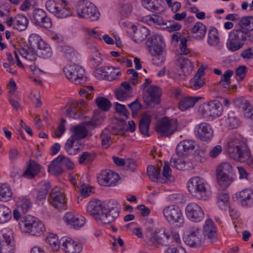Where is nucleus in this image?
Instances as JSON below:
<instances>
[{
  "label": "nucleus",
  "mask_w": 253,
  "mask_h": 253,
  "mask_svg": "<svg viewBox=\"0 0 253 253\" xmlns=\"http://www.w3.org/2000/svg\"><path fill=\"white\" fill-rule=\"evenodd\" d=\"M205 240L202 231L196 227H193L185 237V242L191 247H197L203 243Z\"/></svg>",
  "instance_id": "2eb2a0df"
},
{
  "label": "nucleus",
  "mask_w": 253,
  "mask_h": 253,
  "mask_svg": "<svg viewBox=\"0 0 253 253\" xmlns=\"http://www.w3.org/2000/svg\"><path fill=\"white\" fill-rule=\"evenodd\" d=\"M195 148L194 142L192 140H185L179 142L176 148V153L178 156L186 155Z\"/></svg>",
  "instance_id": "cd10ccee"
},
{
  "label": "nucleus",
  "mask_w": 253,
  "mask_h": 253,
  "mask_svg": "<svg viewBox=\"0 0 253 253\" xmlns=\"http://www.w3.org/2000/svg\"><path fill=\"white\" fill-rule=\"evenodd\" d=\"M48 170L50 172L56 175L61 174L64 171L62 165L59 162L56 161V158L49 165Z\"/></svg>",
  "instance_id": "3c124183"
},
{
  "label": "nucleus",
  "mask_w": 253,
  "mask_h": 253,
  "mask_svg": "<svg viewBox=\"0 0 253 253\" xmlns=\"http://www.w3.org/2000/svg\"><path fill=\"white\" fill-rule=\"evenodd\" d=\"M45 11L41 9H36L33 11L32 17L31 18V21L37 25L40 21H42V18L44 16Z\"/></svg>",
  "instance_id": "13d9d810"
},
{
  "label": "nucleus",
  "mask_w": 253,
  "mask_h": 253,
  "mask_svg": "<svg viewBox=\"0 0 253 253\" xmlns=\"http://www.w3.org/2000/svg\"><path fill=\"white\" fill-rule=\"evenodd\" d=\"M224 175L235 176L231 165L229 163H223L218 166L216 172Z\"/></svg>",
  "instance_id": "a18cd8bd"
},
{
  "label": "nucleus",
  "mask_w": 253,
  "mask_h": 253,
  "mask_svg": "<svg viewBox=\"0 0 253 253\" xmlns=\"http://www.w3.org/2000/svg\"><path fill=\"white\" fill-rule=\"evenodd\" d=\"M73 134L67 140L70 143L76 142L81 139H84L88 134L87 128L83 126H76L71 128Z\"/></svg>",
  "instance_id": "393cba45"
},
{
  "label": "nucleus",
  "mask_w": 253,
  "mask_h": 253,
  "mask_svg": "<svg viewBox=\"0 0 253 253\" xmlns=\"http://www.w3.org/2000/svg\"><path fill=\"white\" fill-rule=\"evenodd\" d=\"M64 221L74 228L79 229L85 224V218L78 214L67 212L64 216Z\"/></svg>",
  "instance_id": "4be33fe9"
},
{
  "label": "nucleus",
  "mask_w": 253,
  "mask_h": 253,
  "mask_svg": "<svg viewBox=\"0 0 253 253\" xmlns=\"http://www.w3.org/2000/svg\"><path fill=\"white\" fill-rule=\"evenodd\" d=\"M32 205L30 201L27 199H22L20 202L18 208L23 213L27 212L31 208Z\"/></svg>",
  "instance_id": "0e129e2a"
},
{
  "label": "nucleus",
  "mask_w": 253,
  "mask_h": 253,
  "mask_svg": "<svg viewBox=\"0 0 253 253\" xmlns=\"http://www.w3.org/2000/svg\"><path fill=\"white\" fill-rule=\"evenodd\" d=\"M41 170L40 166L34 161L30 160L26 169L23 174L24 177L33 179Z\"/></svg>",
  "instance_id": "c756f323"
},
{
  "label": "nucleus",
  "mask_w": 253,
  "mask_h": 253,
  "mask_svg": "<svg viewBox=\"0 0 253 253\" xmlns=\"http://www.w3.org/2000/svg\"><path fill=\"white\" fill-rule=\"evenodd\" d=\"M205 239L210 240L212 243L216 240V235L213 225V222L210 219H207L203 227V231L202 232Z\"/></svg>",
  "instance_id": "b1692460"
},
{
  "label": "nucleus",
  "mask_w": 253,
  "mask_h": 253,
  "mask_svg": "<svg viewBox=\"0 0 253 253\" xmlns=\"http://www.w3.org/2000/svg\"><path fill=\"white\" fill-rule=\"evenodd\" d=\"M146 236L149 245L155 247L168 246L170 245L172 240L174 241L177 243H180L179 235L177 233L170 234L166 232L164 228L158 229L154 232H151L152 228L147 227Z\"/></svg>",
  "instance_id": "f257e3e1"
},
{
  "label": "nucleus",
  "mask_w": 253,
  "mask_h": 253,
  "mask_svg": "<svg viewBox=\"0 0 253 253\" xmlns=\"http://www.w3.org/2000/svg\"><path fill=\"white\" fill-rule=\"evenodd\" d=\"M143 21L147 22L150 25H154L157 28L165 30L167 21H165L160 15L154 14L147 15L143 18Z\"/></svg>",
  "instance_id": "bb28decb"
},
{
  "label": "nucleus",
  "mask_w": 253,
  "mask_h": 253,
  "mask_svg": "<svg viewBox=\"0 0 253 253\" xmlns=\"http://www.w3.org/2000/svg\"><path fill=\"white\" fill-rule=\"evenodd\" d=\"M76 11L79 18L87 19L92 21L97 20L100 15L96 6L85 0H80L78 2Z\"/></svg>",
  "instance_id": "39448f33"
},
{
  "label": "nucleus",
  "mask_w": 253,
  "mask_h": 253,
  "mask_svg": "<svg viewBox=\"0 0 253 253\" xmlns=\"http://www.w3.org/2000/svg\"><path fill=\"white\" fill-rule=\"evenodd\" d=\"M179 67L184 76L189 75L193 69V65L191 61L185 58L180 59Z\"/></svg>",
  "instance_id": "79ce46f5"
},
{
  "label": "nucleus",
  "mask_w": 253,
  "mask_h": 253,
  "mask_svg": "<svg viewBox=\"0 0 253 253\" xmlns=\"http://www.w3.org/2000/svg\"><path fill=\"white\" fill-rule=\"evenodd\" d=\"M219 42L217 30L214 27H210L208 32V43L211 46L216 45Z\"/></svg>",
  "instance_id": "c03bdc74"
},
{
  "label": "nucleus",
  "mask_w": 253,
  "mask_h": 253,
  "mask_svg": "<svg viewBox=\"0 0 253 253\" xmlns=\"http://www.w3.org/2000/svg\"><path fill=\"white\" fill-rule=\"evenodd\" d=\"M200 96L186 97L181 99L178 103V108L182 111L194 106L196 102L201 99Z\"/></svg>",
  "instance_id": "f704fd0d"
},
{
  "label": "nucleus",
  "mask_w": 253,
  "mask_h": 253,
  "mask_svg": "<svg viewBox=\"0 0 253 253\" xmlns=\"http://www.w3.org/2000/svg\"><path fill=\"white\" fill-rule=\"evenodd\" d=\"M165 252L166 253H186L185 249L182 246L178 245L175 247L173 245L169 247Z\"/></svg>",
  "instance_id": "774afa93"
},
{
  "label": "nucleus",
  "mask_w": 253,
  "mask_h": 253,
  "mask_svg": "<svg viewBox=\"0 0 253 253\" xmlns=\"http://www.w3.org/2000/svg\"><path fill=\"white\" fill-rule=\"evenodd\" d=\"M163 2L162 0H143V5L150 11L158 10L160 6Z\"/></svg>",
  "instance_id": "8fccbe9b"
},
{
  "label": "nucleus",
  "mask_w": 253,
  "mask_h": 253,
  "mask_svg": "<svg viewBox=\"0 0 253 253\" xmlns=\"http://www.w3.org/2000/svg\"><path fill=\"white\" fill-rule=\"evenodd\" d=\"M23 219L19 222V226L22 231L24 232L38 236L45 230L44 224L38 219L28 215L23 217Z\"/></svg>",
  "instance_id": "20e7f679"
},
{
  "label": "nucleus",
  "mask_w": 253,
  "mask_h": 253,
  "mask_svg": "<svg viewBox=\"0 0 253 253\" xmlns=\"http://www.w3.org/2000/svg\"><path fill=\"white\" fill-rule=\"evenodd\" d=\"M120 209L114 202H109L104 204V212H102L100 221L103 224H109L114 221L119 216Z\"/></svg>",
  "instance_id": "9d476101"
},
{
  "label": "nucleus",
  "mask_w": 253,
  "mask_h": 253,
  "mask_svg": "<svg viewBox=\"0 0 253 253\" xmlns=\"http://www.w3.org/2000/svg\"><path fill=\"white\" fill-rule=\"evenodd\" d=\"M60 243L61 249L67 253H79L82 250L81 244L70 238H62Z\"/></svg>",
  "instance_id": "a211bd4d"
},
{
  "label": "nucleus",
  "mask_w": 253,
  "mask_h": 253,
  "mask_svg": "<svg viewBox=\"0 0 253 253\" xmlns=\"http://www.w3.org/2000/svg\"><path fill=\"white\" fill-rule=\"evenodd\" d=\"M131 28L133 32L132 39L135 42H142L150 34L149 30L144 26L136 27L135 25H132Z\"/></svg>",
  "instance_id": "a878e982"
},
{
  "label": "nucleus",
  "mask_w": 253,
  "mask_h": 253,
  "mask_svg": "<svg viewBox=\"0 0 253 253\" xmlns=\"http://www.w3.org/2000/svg\"><path fill=\"white\" fill-rule=\"evenodd\" d=\"M161 169L156 168L152 165H149L147 168V173L149 178L152 181H159L161 183H165L166 181L161 177L160 174Z\"/></svg>",
  "instance_id": "c9c22d12"
},
{
  "label": "nucleus",
  "mask_w": 253,
  "mask_h": 253,
  "mask_svg": "<svg viewBox=\"0 0 253 253\" xmlns=\"http://www.w3.org/2000/svg\"><path fill=\"white\" fill-rule=\"evenodd\" d=\"M11 210L7 207L0 204V224L4 223L11 218Z\"/></svg>",
  "instance_id": "49530a36"
},
{
  "label": "nucleus",
  "mask_w": 253,
  "mask_h": 253,
  "mask_svg": "<svg viewBox=\"0 0 253 253\" xmlns=\"http://www.w3.org/2000/svg\"><path fill=\"white\" fill-rule=\"evenodd\" d=\"M236 200L243 207H250L253 205V191L251 189H245L236 194Z\"/></svg>",
  "instance_id": "412c9836"
},
{
  "label": "nucleus",
  "mask_w": 253,
  "mask_h": 253,
  "mask_svg": "<svg viewBox=\"0 0 253 253\" xmlns=\"http://www.w3.org/2000/svg\"><path fill=\"white\" fill-rule=\"evenodd\" d=\"M177 128V124L175 120L163 117L157 122L155 130L163 136H169L174 133Z\"/></svg>",
  "instance_id": "1a4fd4ad"
},
{
  "label": "nucleus",
  "mask_w": 253,
  "mask_h": 253,
  "mask_svg": "<svg viewBox=\"0 0 253 253\" xmlns=\"http://www.w3.org/2000/svg\"><path fill=\"white\" fill-rule=\"evenodd\" d=\"M39 188L37 190L36 201L39 204L46 199V196L50 188V183L48 182H43L40 183Z\"/></svg>",
  "instance_id": "e433bc0d"
},
{
  "label": "nucleus",
  "mask_w": 253,
  "mask_h": 253,
  "mask_svg": "<svg viewBox=\"0 0 253 253\" xmlns=\"http://www.w3.org/2000/svg\"><path fill=\"white\" fill-rule=\"evenodd\" d=\"M207 32V28L201 22H197L191 29L193 37L198 40H201L205 37Z\"/></svg>",
  "instance_id": "72a5a7b5"
},
{
  "label": "nucleus",
  "mask_w": 253,
  "mask_h": 253,
  "mask_svg": "<svg viewBox=\"0 0 253 253\" xmlns=\"http://www.w3.org/2000/svg\"><path fill=\"white\" fill-rule=\"evenodd\" d=\"M233 75V72L232 70H227L222 75L219 84L225 88H229L230 84V78Z\"/></svg>",
  "instance_id": "603ef678"
},
{
  "label": "nucleus",
  "mask_w": 253,
  "mask_h": 253,
  "mask_svg": "<svg viewBox=\"0 0 253 253\" xmlns=\"http://www.w3.org/2000/svg\"><path fill=\"white\" fill-rule=\"evenodd\" d=\"M222 105L217 100H213L203 105V112L206 117L216 118L221 116Z\"/></svg>",
  "instance_id": "ddd939ff"
},
{
  "label": "nucleus",
  "mask_w": 253,
  "mask_h": 253,
  "mask_svg": "<svg viewBox=\"0 0 253 253\" xmlns=\"http://www.w3.org/2000/svg\"><path fill=\"white\" fill-rule=\"evenodd\" d=\"M148 91L150 96V101L148 103L147 105L151 106L152 102L156 101L158 104L159 103L158 99L160 94L159 87L156 85H152L149 87Z\"/></svg>",
  "instance_id": "09e8293b"
},
{
  "label": "nucleus",
  "mask_w": 253,
  "mask_h": 253,
  "mask_svg": "<svg viewBox=\"0 0 253 253\" xmlns=\"http://www.w3.org/2000/svg\"><path fill=\"white\" fill-rule=\"evenodd\" d=\"M170 164L172 167L175 168L178 170H183L186 168V162L182 159L174 158L173 156L171 157L170 160Z\"/></svg>",
  "instance_id": "6e6d98bb"
},
{
  "label": "nucleus",
  "mask_w": 253,
  "mask_h": 253,
  "mask_svg": "<svg viewBox=\"0 0 253 253\" xmlns=\"http://www.w3.org/2000/svg\"><path fill=\"white\" fill-rule=\"evenodd\" d=\"M216 176L218 184L222 188H227L234 180V177L230 175L216 173Z\"/></svg>",
  "instance_id": "ea45409f"
},
{
  "label": "nucleus",
  "mask_w": 253,
  "mask_h": 253,
  "mask_svg": "<svg viewBox=\"0 0 253 253\" xmlns=\"http://www.w3.org/2000/svg\"><path fill=\"white\" fill-rule=\"evenodd\" d=\"M28 23V19L26 16L18 14L14 22V28L20 31H24L27 29Z\"/></svg>",
  "instance_id": "a19ab883"
},
{
  "label": "nucleus",
  "mask_w": 253,
  "mask_h": 253,
  "mask_svg": "<svg viewBox=\"0 0 253 253\" xmlns=\"http://www.w3.org/2000/svg\"><path fill=\"white\" fill-rule=\"evenodd\" d=\"M95 102L98 107L104 111L109 110L111 106V102L103 97H98L95 99Z\"/></svg>",
  "instance_id": "864d4df0"
},
{
  "label": "nucleus",
  "mask_w": 253,
  "mask_h": 253,
  "mask_svg": "<svg viewBox=\"0 0 253 253\" xmlns=\"http://www.w3.org/2000/svg\"><path fill=\"white\" fill-rule=\"evenodd\" d=\"M12 193L10 186L7 184H2L0 187V201L7 202L11 200Z\"/></svg>",
  "instance_id": "37998d69"
},
{
  "label": "nucleus",
  "mask_w": 253,
  "mask_h": 253,
  "mask_svg": "<svg viewBox=\"0 0 253 253\" xmlns=\"http://www.w3.org/2000/svg\"><path fill=\"white\" fill-rule=\"evenodd\" d=\"M20 54L26 59L34 61L37 59V54L32 47H30L28 44L20 45L18 48Z\"/></svg>",
  "instance_id": "c85d7f7f"
},
{
  "label": "nucleus",
  "mask_w": 253,
  "mask_h": 253,
  "mask_svg": "<svg viewBox=\"0 0 253 253\" xmlns=\"http://www.w3.org/2000/svg\"><path fill=\"white\" fill-rule=\"evenodd\" d=\"M228 116L226 122L228 127L231 129H234L239 126L240 121L233 113L228 114Z\"/></svg>",
  "instance_id": "4d7b16f0"
},
{
  "label": "nucleus",
  "mask_w": 253,
  "mask_h": 253,
  "mask_svg": "<svg viewBox=\"0 0 253 253\" xmlns=\"http://www.w3.org/2000/svg\"><path fill=\"white\" fill-rule=\"evenodd\" d=\"M0 253H14V238L11 231L0 233Z\"/></svg>",
  "instance_id": "9b49d317"
},
{
  "label": "nucleus",
  "mask_w": 253,
  "mask_h": 253,
  "mask_svg": "<svg viewBox=\"0 0 253 253\" xmlns=\"http://www.w3.org/2000/svg\"><path fill=\"white\" fill-rule=\"evenodd\" d=\"M104 204L100 200L90 201L87 207V212L96 220L100 221L102 212H104Z\"/></svg>",
  "instance_id": "aec40b11"
},
{
  "label": "nucleus",
  "mask_w": 253,
  "mask_h": 253,
  "mask_svg": "<svg viewBox=\"0 0 253 253\" xmlns=\"http://www.w3.org/2000/svg\"><path fill=\"white\" fill-rule=\"evenodd\" d=\"M128 106L131 110L133 116L136 115L139 111L142 108V105L140 103L138 98L136 99L135 101L128 104Z\"/></svg>",
  "instance_id": "69168bd1"
},
{
  "label": "nucleus",
  "mask_w": 253,
  "mask_h": 253,
  "mask_svg": "<svg viewBox=\"0 0 253 253\" xmlns=\"http://www.w3.org/2000/svg\"><path fill=\"white\" fill-rule=\"evenodd\" d=\"M205 78L194 77L189 82L190 87L193 90H197L202 87L205 84Z\"/></svg>",
  "instance_id": "5fc2aeb1"
},
{
  "label": "nucleus",
  "mask_w": 253,
  "mask_h": 253,
  "mask_svg": "<svg viewBox=\"0 0 253 253\" xmlns=\"http://www.w3.org/2000/svg\"><path fill=\"white\" fill-rule=\"evenodd\" d=\"M218 207L223 210H226L228 207L229 196L225 192H221L217 196Z\"/></svg>",
  "instance_id": "de8ad7c7"
},
{
  "label": "nucleus",
  "mask_w": 253,
  "mask_h": 253,
  "mask_svg": "<svg viewBox=\"0 0 253 253\" xmlns=\"http://www.w3.org/2000/svg\"><path fill=\"white\" fill-rule=\"evenodd\" d=\"M151 122V116L147 114H144L140 120L139 123V131L141 134L144 136H150L148 130Z\"/></svg>",
  "instance_id": "7c9ffc66"
},
{
  "label": "nucleus",
  "mask_w": 253,
  "mask_h": 253,
  "mask_svg": "<svg viewBox=\"0 0 253 253\" xmlns=\"http://www.w3.org/2000/svg\"><path fill=\"white\" fill-rule=\"evenodd\" d=\"M56 161L59 162L62 166H65L68 169H73L74 167V163L67 157L60 155L56 158Z\"/></svg>",
  "instance_id": "680f3d73"
},
{
  "label": "nucleus",
  "mask_w": 253,
  "mask_h": 253,
  "mask_svg": "<svg viewBox=\"0 0 253 253\" xmlns=\"http://www.w3.org/2000/svg\"><path fill=\"white\" fill-rule=\"evenodd\" d=\"M239 25L243 32L247 34V37L249 36L250 32L253 31V16H245L240 19L238 22Z\"/></svg>",
  "instance_id": "473e14b6"
},
{
  "label": "nucleus",
  "mask_w": 253,
  "mask_h": 253,
  "mask_svg": "<svg viewBox=\"0 0 253 253\" xmlns=\"http://www.w3.org/2000/svg\"><path fill=\"white\" fill-rule=\"evenodd\" d=\"M100 184L105 186H114L118 181L119 175L112 170L103 171L98 177Z\"/></svg>",
  "instance_id": "6ab92c4d"
},
{
  "label": "nucleus",
  "mask_w": 253,
  "mask_h": 253,
  "mask_svg": "<svg viewBox=\"0 0 253 253\" xmlns=\"http://www.w3.org/2000/svg\"><path fill=\"white\" fill-rule=\"evenodd\" d=\"M66 106H68L65 112L66 116L74 119H78L83 115L80 109L77 107V104L75 102H68Z\"/></svg>",
  "instance_id": "2f4dec72"
},
{
  "label": "nucleus",
  "mask_w": 253,
  "mask_h": 253,
  "mask_svg": "<svg viewBox=\"0 0 253 253\" xmlns=\"http://www.w3.org/2000/svg\"><path fill=\"white\" fill-rule=\"evenodd\" d=\"M132 9V6L130 3H127L124 4L121 6V9L120 10V14L121 16L123 18H126L129 17L131 13Z\"/></svg>",
  "instance_id": "338daca9"
},
{
  "label": "nucleus",
  "mask_w": 253,
  "mask_h": 253,
  "mask_svg": "<svg viewBox=\"0 0 253 253\" xmlns=\"http://www.w3.org/2000/svg\"><path fill=\"white\" fill-rule=\"evenodd\" d=\"M62 4L59 3L54 15L59 18H64L72 15V11L68 8L66 7L68 4L67 2L65 0H62Z\"/></svg>",
  "instance_id": "4c0bfd02"
},
{
  "label": "nucleus",
  "mask_w": 253,
  "mask_h": 253,
  "mask_svg": "<svg viewBox=\"0 0 253 253\" xmlns=\"http://www.w3.org/2000/svg\"><path fill=\"white\" fill-rule=\"evenodd\" d=\"M185 213L187 217L193 222H199L204 217L202 209L196 203H189L185 208Z\"/></svg>",
  "instance_id": "4468645a"
},
{
  "label": "nucleus",
  "mask_w": 253,
  "mask_h": 253,
  "mask_svg": "<svg viewBox=\"0 0 253 253\" xmlns=\"http://www.w3.org/2000/svg\"><path fill=\"white\" fill-rule=\"evenodd\" d=\"M195 133L197 137L203 141H210L213 136V130L211 126L206 123L197 125Z\"/></svg>",
  "instance_id": "dca6fc26"
},
{
  "label": "nucleus",
  "mask_w": 253,
  "mask_h": 253,
  "mask_svg": "<svg viewBox=\"0 0 253 253\" xmlns=\"http://www.w3.org/2000/svg\"><path fill=\"white\" fill-rule=\"evenodd\" d=\"M165 219L171 225L177 227L182 226L184 224V217L180 208L175 205L166 207L163 210Z\"/></svg>",
  "instance_id": "423d86ee"
},
{
  "label": "nucleus",
  "mask_w": 253,
  "mask_h": 253,
  "mask_svg": "<svg viewBox=\"0 0 253 253\" xmlns=\"http://www.w3.org/2000/svg\"><path fill=\"white\" fill-rule=\"evenodd\" d=\"M49 202L55 208L59 210H65L66 207V201L63 192L58 191V188L52 189L50 194Z\"/></svg>",
  "instance_id": "f3484780"
},
{
  "label": "nucleus",
  "mask_w": 253,
  "mask_h": 253,
  "mask_svg": "<svg viewBox=\"0 0 253 253\" xmlns=\"http://www.w3.org/2000/svg\"><path fill=\"white\" fill-rule=\"evenodd\" d=\"M47 247L53 251H57L60 248V241L57 236L53 233H49L46 239Z\"/></svg>",
  "instance_id": "58836bf2"
},
{
  "label": "nucleus",
  "mask_w": 253,
  "mask_h": 253,
  "mask_svg": "<svg viewBox=\"0 0 253 253\" xmlns=\"http://www.w3.org/2000/svg\"><path fill=\"white\" fill-rule=\"evenodd\" d=\"M247 37V34L242 30L232 31L229 34L226 44L227 49L232 52L239 50L243 47Z\"/></svg>",
  "instance_id": "0eeeda50"
},
{
  "label": "nucleus",
  "mask_w": 253,
  "mask_h": 253,
  "mask_svg": "<svg viewBox=\"0 0 253 253\" xmlns=\"http://www.w3.org/2000/svg\"><path fill=\"white\" fill-rule=\"evenodd\" d=\"M102 146L105 148L109 147L111 144V135L107 129L102 131L100 134Z\"/></svg>",
  "instance_id": "bf43d9fd"
},
{
  "label": "nucleus",
  "mask_w": 253,
  "mask_h": 253,
  "mask_svg": "<svg viewBox=\"0 0 253 253\" xmlns=\"http://www.w3.org/2000/svg\"><path fill=\"white\" fill-rule=\"evenodd\" d=\"M131 86L128 82H122L115 90L116 98L118 100L122 101L128 99L131 96Z\"/></svg>",
  "instance_id": "5701e85b"
},
{
  "label": "nucleus",
  "mask_w": 253,
  "mask_h": 253,
  "mask_svg": "<svg viewBox=\"0 0 253 253\" xmlns=\"http://www.w3.org/2000/svg\"><path fill=\"white\" fill-rule=\"evenodd\" d=\"M227 151L230 158L241 163L246 162L250 156L247 144L239 139L230 141L227 144Z\"/></svg>",
  "instance_id": "f03ea898"
},
{
  "label": "nucleus",
  "mask_w": 253,
  "mask_h": 253,
  "mask_svg": "<svg viewBox=\"0 0 253 253\" xmlns=\"http://www.w3.org/2000/svg\"><path fill=\"white\" fill-rule=\"evenodd\" d=\"M171 169L169 168V163L168 162H165V166L163 169V176L164 177L166 180L172 182L173 181L174 178L171 175Z\"/></svg>",
  "instance_id": "e2e57ef3"
},
{
  "label": "nucleus",
  "mask_w": 253,
  "mask_h": 253,
  "mask_svg": "<svg viewBox=\"0 0 253 253\" xmlns=\"http://www.w3.org/2000/svg\"><path fill=\"white\" fill-rule=\"evenodd\" d=\"M66 77L75 84H81L86 81L84 69L77 64L69 65L64 69Z\"/></svg>",
  "instance_id": "6e6552de"
},
{
  "label": "nucleus",
  "mask_w": 253,
  "mask_h": 253,
  "mask_svg": "<svg viewBox=\"0 0 253 253\" xmlns=\"http://www.w3.org/2000/svg\"><path fill=\"white\" fill-rule=\"evenodd\" d=\"M145 44L147 49L150 54L164 51L165 47L164 40L159 35H155L149 38Z\"/></svg>",
  "instance_id": "f8f14e48"
},
{
  "label": "nucleus",
  "mask_w": 253,
  "mask_h": 253,
  "mask_svg": "<svg viewBox=\"0 0 253 253\" xmlns=\"http://www.w3.org/2000/svg\"><path fill=\"white\" fill-rule=\"evenodd\" d=\"M188 189L191 195L198 200L206 201L209 198L206 181L198 176L189 180Z\"/></svg>",
  "instance_id": "7ed1b4c3"
},
{
  "label": "nucleus",
  "mask_w": 253,
  "mask_h": 253,
  "mask_svg": "<svg viewBox=\"0 0 253 253\" xmlns=\"http://www.w3.org/2000/svg\"><path fill=\"white\" fill-rule=\"evenodd\" d=\"M151 55L153 57L152 58L153 64L159 66L164 63L165 61V56L164 51L159 52Z\"/></svg>",
  "instance_id": "052dcab7"
}]
</instances>
